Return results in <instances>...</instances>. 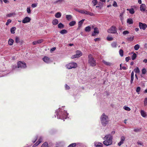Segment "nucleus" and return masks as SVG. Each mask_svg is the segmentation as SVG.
<instances>
[{
  "label": "nucleus",
  "instance_id": "nucleus-1",
  "mask_svg": "<svg viewBox=\"0 0 147 147\" xmlns=\"http://www.w3.org/2000/svg\"><path fill=\"white\" fill-rule=\"evenodd\" d=\"M58 110L56 111L55 114V118L57 116V118L58 119H69V117L68 116V114L66 111L64 110L61 112H58Z\"/></svg>",
  "mask_w": 147,
  "mask_h": 147
},
{
  "label": "nucleus",
  "instance_id": "nucleus-2",
  "mask_svg": "<svg viewBox=\"0 0 147 147\" xmlns=\"http://www.w3.org/2000/svg\"><path fill=\"white\" fill-rule=\"evenodd\" d=\"M104 138V139L105 140H104L103 142V143L104 145L108 146L112 144L113 137L112 135L110 134H107L105 135Z\"/></svg>",
  "mask_w": 147,
  "mask_h": 147
},
{
  "label": "nucleus",
  "instance_id": "nucleus-3",
  "mask_svg": "<svg viewBox=\"0 0 147 147\" xmlns=\"http://www.w3.org/2000/svg\"><path fill=\"white\" fill-rule=\"evenodd\" d=\"M88 63L92 67H94L96 65V61L92 54H90L88 56Z\"/></svg>",
  "mask_w": 147,
  "mask_h": 147
},
{
  "label": "nucleus",
  "instance_id": "nucleus-4",
  "mask_svg": "<svg viewBox=\"0 0 147 147\" xmlns=\"http://www.w3.org/2000/svg\"><path fill=\"white\" fill-rule=\"evenodd\" d=\"M66 66L68 69H70L72 68H76L77 67V64L75 63H71L67 65Z\"/></svg>",
  "mask_w": 147,
  "mask_h": 147
},
{
  "label": "nucleus",
  "instance_id": "nucleus-5",
  "mask_svg": "<svg viewBox=\"0 0 147 147\" xmlns=\"http://www.w3.org/2000/svg\"><path fill=\"white\" fill-rule=\"evenodd\" d=\"M108 32L109 33L115 34L117 33V29L116 27L113 26L111 27L108 30Z\"/></svg>",
  "mask_w": 147,
  "mask_h": 147
},
{
  "label": "nucleus",
  "instance_id": "nucleus-6",
  "mask_svg": "<svg viewBox=\"0 0 147 147\" xmlns=\"http://www.w3.org/2000/svg\"><path fill=\"white\" fill-rule=\"evenodd\" d=\"M26 67V63L22 62L21 61H19L18 63V67L21 68H25Z\"/></svg>",
  "mask_w": 147,
  "mask_h": 147
},
{
  "label": "nucleus",
  "instance_id": "nucleus-7",
  "mask_svg": "<svg viewBox=\"0 0 147 147\" xmlns=\"http://www.w3.org/2000/svg\"><path fill=\"white\" fill-rule=\"evenodd\" d=\"M139 26L140 29H142L143 30L146 29L147 28V25L145 23H143L141 22L139 23Z\"/></svg>",
  "mask_w": 147,
  "mask_h": 147
},
{
  "label": "nucleus",
  "instance_id": "nucleus-8",
  "mask_svg": "<svg viewBox=\"0 0 147 147\" xmlns=\"http://www.w3.org/2000/svg\"><path fill=\"white\" fill-rule=\"evenodd\" d=\"M82 55V52L79 51H76V53L75 55H74V56H73L72 58H78L79 57Z\"/></svg>",
  "mask_w": 147,
  "mask_h": 147
},
{
  "label": "nucleus",
  "instance_id": "nucleus-9",
  "mask_svg": "<svg viewBox=\"0 0 147 147\" xmlns=\"http://www.w3.org/2000/svg\"><path fill=\"white\" fill-rule=\"evenodd\" d=\"M31 20L30 18L28 16L25 17L22 21V22L23 23H26L30 22Z\"/></svg>",
  "mask_w": 147,
  "mask_h": 147
},
{
  "label": "nucleus",
  "instance_id": "nucleus-10",
  "mask_svg": "<svg viewBox=\"0 0 147 147\" xmlns=\"http://www.w3.org/2000/svg\"><path fill=\"white\" fill-rule=\"evenodd\" d=\"M99 33L98 28L97 27H95L94 28L93 32L92 34V36H94L96 35V34H98Z\"/></svg>",
  "mask_w": 147,
  "mask_h": 147
},
{
  "label": "nucleus",
  "instance_id": "nucleus-11",
  "mask_svg": "<svg viewBox=\"0 0 147 147\" xmlns=\"http://www.w3.org/2000/svg\"><path fill=\"white\" fill-rule=\"evenodd\" d=\"M125 139V138L124 136H122L121 137V141L118 144V145L119 146H120L124 142V141Z\"/></svg>",
  "mask_w": 147,
  "mask_h": 147
},
{
  "label": "nucleus",
  "instance_id": "nucleus-12",
  "mask_svg": "<svg viewBox=\"0 0 147 147\" xmlns=\"http://www.w3.org/2000/svg\"><path fill=\"white\" fill-rule=\"evenodd\" d=\"M43 61L47 63H49L50 62V58L47 57L45 56L43 58Z\"/></svg>",
  "mask_w": 147,
  "mask_h": 147
},
{
  "label": "nucleus",
  "instance_id": "nucleus-13",
  "mask_svg": "<svg viewBox=\"0 0 147 147\" xmlns=\"http://www.w3.org/2000/svg\"><path fill=\"white\" fill-rule=\"evenodd\" d=\"M140 10L142 11H144L146 8V6L144 4H142L140 5Z\"/></svg>",
  "mask_w": 147,
  "mask_h": 147
},
{
  "label": "nucleus",
  "instance_id": "nucleus-14",
  "mask_svg": "<svg viewBox=\"0 0 147 147\" xmlns=\"http://www.w3.org/2000/svg\"><path fill=\"white\" fill-rule=\"evenodd\" d=\"M85 20L84 19H82V20L79 22L78 24V28L77 29H80V28L82 26V25Z\"/></svg>",
  "mask_w": 147,
  "mask_h": 147
},
{
  "label": "nucleus",
  "instance_id": "nucleus-15",
  "mask_svg": "<svg viewBox=\"0 0 147 147\" xmlns=\"http://www.w3.org/2000/svg\"><path fill=\"white\" fill-rule=\"evenodd\" d=\"M84 14L86 15H88L91 16H94V14L92 12H91L89 11H87L85 10H84Z\"/></svg>",
  "mask_w": 147,
  "mask_h": 147
},
{
  "label": "nucleus",
  "instance_id": "nucleus-16",
  "mask_svg": "<svg viewBox=\"0 0 147 147\" xmlns=\"http://www.w3.org/2000/svg\"><path fill=\"white\" fill-rule=\"evenodd\" d=\"M94 145L96 147H103L102 144L100 143H96Z\"/></svg>",
  "mask_w": 147,
  "mask_h": 147
},
{
  "label": "nucleus",
  "instance_id": "nucleus-17",
  "mask_svg": "<svg viewBox=\"0 0 147 147\" xmlns=\"http://www.w3.org/2000/svg\"><path fill=\"white\" fill-rule=\"evenodd\" d=\"M108 117L105 115L104 113H103L101 117V119H108Z\"/></svg>",
  "mask_w": 147,
  "mask_h": 147
},
{
  "label": "nucleus",
  "instance_id": "nucleus-18",
  "mask_svg": "<svg viewBox=\"0 0 147 147\" xmlns=\"http://www.w3.org/2000/svg\"><path fill=\"white\" fill-rule=\"evenodd\" d=\"M140 113L143 117H146L147 115L146 113L143 110H141Z\"/></svg>",
  "mask_w": 147,
  "mask_h": 147
},
{
  "label": "nucleus",
  "instance_id": "nucleus-19",
  "mask_svg": "<svg viewBox=\"0 0 147 147\" xmlns=\"http://www.w3.org/2000/svg\"><path fill=\"white\" fill-rule=\"evenodd\" d=\"M108 121L107 120H101V122L103 126H105L108 123Z\"/></svg>",
  "mask_w": 147,
  "mask_h": 147
},
{
  "label": "nucleus",
  "instance_id": "nucleus-20",
  "mask_svg": "<svg viewBox=\"0 0 147 147\" xmlns=\"http://www.w3.org/2000/svg\"><path fill=\"white\" fill-rule=\"evenodd\" d=\"M134 72L133 71H132L131 73V79L130 81V83L131 84L132 83L134 80Z\"/></svg>",
  "mask_w": 147,
  "mask_h": 147
},
{
  "label": "nucleus",
  "instance_id": "nucleus-21",
  "mask_svg": "<svg viewBox=\"0 0 147 147\" xmlns=\"http://www.w3.org/2000/svg\"><path fill=\"white\" fill-rule=\"evenodd\" d=\"M127 22L129 24H132L133 23V21L131 18H129L127 20Z\"/></svg>",
  "mask_w": 147,
  "mask_h": 147
},
{
  "label": "nucleus",
  "instance_id": "nucleus-22",
  "mask_svg": "<svg viewBox=\"0 0 147 147\" xmlns=\"http://www.w3.org/2000/svg\"><path fill=\"white\" fill-rule=\"evenodd\" d=\"M16 30V28L15 27H13L10 29V32L12 34H14L15 33V31Z\"/></svg>",
  "mask_w": 147,
  "mask_h": 147
},
{
  "label": "nucleus",
  "instance_id": "nucleus-23",
  "mask_svg": "<svg viewBox=\"0 0 147 147\" xmlns=\"http://www.w3.org/2000/svg\"><path fill=\"white\" fill-rule=\"evenodd\" d=\"M76 24V22L75 21H72L70 22L69 25L70 26H73L75 25Z\"/></svg>",
  "mask_w": 147,
  "mask_h": 147
},
{
  "label": "nucleus",
  "instance_id": "nucleus-24",
  "mask_svg": "<svg viewBox=\"0 0 147 147\" xmlns=\"http://www.w3.org/2000/svg\"><path fill=\"white\" fill-rule=\"evenodd\" d=\"M59 23V21L57 19H54L52 21V23L53 25H57Z\"/></svg>",
  "mask_w": 147,
  "mask_h": 147
},
{
  "label": "nucleus",
  "instance_id": "nucleus-25",
  "mask_svg": "<svg viewBox=\"0 0 147 147\" xmlns=\"http://www.w3.org/2000/svg\"><path fill=\"white\" fill-rule=\"evenodd\" d=\"M91 27L90 26L86 27L85 28V30L86 32H90L91 31Z\"/></svg>",
  "mask_w": 147,
  "mask_h": 147
},
{
  "label": "nucleus",
  "instance_id": "nucleus-26",
  "mask_svg": "<svg viewBox=\"0 0 147 147\" xmlns=\"http://www.w3.org/2000/svg\"><path fill=\"white\" fill-rule=\"evenodd\" d=\"M55 16L56 18H60L61 16V13L60 12H57L55 14Z\"/></svg>",
  "mask_w": 147,
  "mask_h": 147
},
{
  "label": "nucleus",
  "instance_id": "nucleus-27",
  "mask_svg": "<svg viewBox=\"0 0 147 147\" xmlns=\"http://www.w3.org/2000/svg\"><path fill=\"white\" fill-rule=\"evenodd\" d=\"M14 42V40L11 39H9L8 40V44L10 45H13Z\"/></svg>",
  "mask_w": 147,
  "mask_h": 147
},
{
  "label": "nucleus",
  "instance_id": "nucleus-28",
  "mask_svg": "<svg viewBox=\"0 0 147 147\" xmlns=\"http://www.w3.org/2000/svg\"><path fill=\"white\" fill-rule=\"evenodd\" d=\"M60 33L62 34H65L67 33V31L65 29H63L60 31Z\"/></svg>",
  "mask_w": 147,
  "mask_h": 147
},
{
  "label": "nucleus",
  "instance_id": "nucleus-29",
  "mask_svg": "<svg viewBox=\"0 0 147 147\" xmlns=\"http://www.w3.org/2000/svg\"><path fill=\"white\" fill-rule=\"evenodd\" d=\"M127 10L129 11L130 13L131 14H133L135 12L134 9L133 8H131L130 9H127Z\"/></svg>",
  "mask_w": 147,
  "mask_h": 147
},
{
  "label": "nucleus",
  "instance_id": "nucleus-30",
  "mask_svg": "<svg viewBox=\"0 0 147 147\" xmlns=\"http://www.w3.org/2000/svg\"><path fill=\"white\" fill-rule=\"evenodd\" d=\"M15 42L16 43H19L20 42V37L18 36H16L15 39Z\"/></svg>",
  "mask_w": 147,
  "mask_h": 147
},
{
  "label": "nucleus",
  "instance_id": "nucleus-31",
  "mask_svg": "<svg viewBox=\"0 0 147 147\" xmlns=\"http://www.w3.org/2000/svg\"><path fill=\"white\" fill-rule=\"evenodd\" d=\"M58 27L59 28H62L64 27V25L62 23H60L58 24Z\"/></svg>",
  "mask_w": 147,
  "mask_h": 147
},
{
  "label": "nucleus",
  "instance_id": "nucleus-32",
  "mask_svg": "<svg viewBox=\"0 0 147 147\" xmlns=\"http://www.w3.org/2000/svg\"><path fill=\"white\" fill-rule=\"evenodd\" d=\"M134 36H132L130 37H128L127 38V40L130 42L134 40Z\"/></svg>",
  "mask_w": 147,
  "mask_h": 147
},
{
  "label": "nucleus",
  "instance_id": "nucleus-33",
  "mask_svg": "<svg viewBox=\"0 0 147 147\" xmlns=\"http://www.w3.org/2000/svg\"><path fill=\"white\" fill-rule=\"evenodd\" d=\"M66 18L68 20H70L71 19L72 16L71 15H66Z\"/></svg>",
  "mask_w": 147,
  "mask_h": 147
},
{
  "label": "nucleus",
  "instance_id": "nucleus-34",
  "mask_svg": "<svg viewBox=\"0 0 147 147\" xmlns=\"http://www.w3.org/2000/svg\"><path fill=\"white\" fill-rule=\"evenodd\" d=\"M137 57V55L135 53H134L131 56V59L132 60H135Z\"/></svg>",
  "mask_w": 147,
  "mask_h": 147
},
{
  "label": "nucleus",
  "instance_id": "nucleus-35",
  "mask_svg": "<svg viewBox=\"0 0 147 147\" xmlns=\"http://www.w3.org/2000/svg\"><path fill=\"white\" fill-rule=\"evenodd\" d=\"M134 71L136 73L138 74L140 72V71L138 67H137L136 69H134Z\"/></svg>",
  "mask_w": 147,
  "mask_h": 147
},
{
  "label": "nucleus",
  "instance_id": "nucleus-36",
  "mask_svg": "<svg viewBox=\"0 0 147 147\" xmlns=\"http://www.w3.org/2000/svg\"><path fill=\"white\" fill-rule=\"evenodd\" d=\"M112 47L113 48H115L117 47V43L115 42H114L112 43L111 45Z\"/></svg>",
  "mask_w": 147,
  "mask_h": 147
},
{
  "label": "nucleus",
  "instance_id": "nucleus-37",
  "mask_svg": "<svg viewBox=\"0 0 147 147\" xmlns=\"http://www.w3.org/2000/svg\"><path fill=\"white\" fill-rule=\"evenodd\" d=\"M41 147H49L48 144L47 142H45L41 146Z\"/></svg>",
  "mask_w": 147,
  "mask_h": 147
},
{
  "label": "nucleus",
  "instance_id": "nucleus-38",
  "mask_svg": "<svg viewBox=\"0 0 147 147\" xmlns=\"http://www.w3.org/2000/svg\"><path fill=\"white\" fill-rule=\"evenodd\" d=\"M77 144L76 143L71 144L69 145L67 147H74L76 146Z\"/></svg>",
  "mask_w": 147,
  "mask_h": 147
},
{
  "label": "nucleus",
  "instance_id": "nucleus-39",
  "mask_svg": "<svg viewBox=\"0 0 147 147\" xmlns=\"http://www.w3.org/2000/svg\"><path fill=\"white\" fill-rule=\"evenodd\" d=\"M119 53L121 57H123V51L122 49L119 50Z\"/></svg>",
  "mask_w": 147,
  "mask_h": 147
},
{
  "label": "nucleus",
  "instance_id": "nucleus-40",
  "mask_svg": "<svg viewBox=\"0 0 147 147\" xmlns=\"http://www.w3.org/2000/svg\"><path fill=\"white\" fill-rule=\"evenodd\" d=\"M92 3L93 4V6H95L97 4L98 2L97 0H93Z\"/></svg>",
  "mask_w": 147,
  "mask_h": 147
},
{
  "label": "nucleus",
  "instance_id": "nucleus-41",
  "mask_svg": "<svg viewBox=\"0 0 147 147\" xmlns=\"http://www.w3.org/2000/svg\"><path fill=\"white\" fill-rule=\"evenodd\" d=\"M102 61L106 65H110L111 64L110 63L108 62H107V61H106L103 60Z\"/></svg>",
  "mask_w": 147,
  "mask_h": 147
},
{
  "label": "nucleus",
  "instance_id": "nucleus-42",
  "mask_svg": "<svg viewBox=\"0 0 147 147\" xmlns=\"http://www.w3.org/2000/svg\"><path fill=\"white\" fill-rule=\"evenodd\" d=\"M140 47L139 46L138 44L135 45L134 47V49L136 51H137L139 49Z\"/></svg>",
  "mask_w": 147,
  "mask_h": 147
},
{
  "label": "nucleus",
  "instance_id": "nucleus-43",
  "mask_svg": "<svg viewBox=\"0 0 147 147\" xmlns=\"http://www.w3.org/2000/svg\"><path fill=\"white\" fill-rule=\"evenodd\" d=\"M124 109L127 111H130L131 110V109L128 107L125 106L124 107Z\"/></svg>",
  "mask_w": 147,
  "mask_h": 147
},
{
  "label": "nucleus",
  "instance_id": "nucleus-44",
  "mask_svg": "<svg viewBox=\"0 0 147 147\" xmlns=\"http://www.w3.org/2000/svg\"><path fill=\"white\" fill-rule=\"evenodd\" d=\"M27 13L28 14H30L31 11V10L30 9V7H29L27 8Z\"/></svg>",
  "mask_w": 147,
  "mask_h": 147
},
{
  "label": "nucleus",
  "instance_id": "nucleus-45",
  "mask_svg": "<svg viewBox=\"0 0 147 147\" xmlns=\"http://www.w3.org/2000/svg\"><path fill=\"white\" fill-rule=\"evenodd\" d=\"M144 106H146L147 105V98H145L144 101Z\"/></svg>",
  "mask_w": 147,
  "mask_h": 147
},
{
  "label": "nucleus",
  "instance_id": "nucleus-46",
  "mask_svg": "<svg viewBox=\"0 0 147 147\" xmlns=\"http://www.w3.org/2000/svg\"><path fill=\"white\" fill-rule=\"evenodd\" d=\"M129 33V31H127V30H125V31H123V35H126L127 34H128Z\"/></svg>",
  "mask_w": 147,
  "mask_h": 147
},
{
  "label": "nucleus",
  "instance_id": "nucleus-47",
  "mask_svg": "<svg viewBox=\"0 0 147 147\" xmlns=\"http://www.w3.org/2000/svg\"><path fill=\"white\" fill-rule=\"evenodd\" d=\"M141 90V88L140 87H137V89H136V91L138 94H139L138 93Z\"/></svg>",
  "mask_w": 147,
  "mask_h": 147
},
{
  "label": "nucleus",
  "instance_id": "nucleus-48",
  "mask_svg": "<svg viewBox=\"0 0 147 147\" xmlns=\"http://www.w3.org/2000/svg\"><path fill=\"white\" fill-rule=\"evenodd\" d=\"M15 14V13H10L7 15V16L8 17H11L13 15Z\"/></svg>",
  "mask_w": 147,
  "mask_h": 147
},
{
  "label": "nucleus",
  "instance_id": "nucleus-49",
  "mask_svg": "<svg viewBox=\"0 0 147 147\" xmlns=\"http://www.w3.org/2000/svg\"><path fill=\"white\" fill-rule=\"evenodd\" d=\"M11 20H10V19H9L7 20V22L6 23V26H8L10 23H11Z\"/></svg>",
  "mask_w": 147,
  "mask_h": 147
},
{
  "label": "nucleus",
  "instance_id": "nucleus-50",
  "mask_svg": "<svg viewBox=\"0 0 147 147\" xmlns=\"http://www.w3.org/2000/svg\"><path fill=\"white\" fill-rule=\"evenodd\" d=\"M78 12H79V13H81L84 14V13H85L84 10H78Z\"/></svg>",
  "mask_w": 147,
  "mask_h": 147
},
{
  "label": "nucleus",
  "instance_id": "nucleus-51",
  "mask_svg": "<svg viewBox=\"0 0 147 147\" xmlns=\"http://www.w3.org/2000/svg\"><path fill=\"white\" fill-rule=\"evenodd\" d=\"M63 0H57L56 1L55 3H61Z\"/></svg>",
  "mask_w": 147,
  "mask_h": 147
},
{
  "label": "nucleus",
  "instance_id": "nucleus-52",
  "mask_svg": "<svg viewBox=\"0 0 147 147\" xmlns=\"http://www.w3.org/2000/svg\"><path fill=\"white\" fill-rule=\"evenodd\" d=\"M141 130V128H137V129H135L134 131L136 132H138L140 131Z\"/></svg>",
  "mask_w": 147,
  "mask_h": 147
},
{
  "label": "nucleus",
  "instance_id": "nucleus-53",
  "mask_svg": "<svg viewBox=\"0 0 147 147\" xmlns=\"http://www.w3.org/2000/svg\"><path fill=\"white\" fill-rule=\"evenodd\" d=\"M120 19H121V22H122L123 20V15L122 14H120Z\"/></svg>",
  "mask_w": 147,
  "mask_h": 147
},
{
  "label": "nucleus",
  "instance_id": "nucleus-54",
  "mask_svg": "<svg viewBox=\"0 0 147 147\" xmlns=\"http://www.w3.org/2000/svg\"><path fill=\"white\" fill-rule=\"evenodd\" d=\"M42 137H40L38 141V143H39V144H40L42 142Z\"/></svg>",
  "mask_w": 147,
  "mask_h": 147
},
{
  "label": "nucleus",
  "instance_id": "nucleus-55",
  "mask_svg": "<svg viewBox=\"0 0 147 147\" xmlns=\"http://www.w3.org/2000/svg\"><path fill=\"white\" fill-rule=\"evenodd\" d=\"M44 41V40L42 39L38 40L37 41L38 43H40L43 42Z\"/></svg>",
  "mask_w": 147,
  "mask_h": 147
},
{
  "label": "nucleus",
  "instance_id": "nucleus-56",
  "mask_svg": "<svg viewBox=\"0 0 147 147\" xmlns=\"http://www.w3.org/2000/svg\"><path fill=\"white\" fill-rule=\"evenodd\" d=\"M107 40L109 41L112 40L113 38L112 37H107Z\"/></svg>",
  "mask_w": 147,
  "mask_h": 147
},
{
  "label": "nucleus",
  "instance_id": "nucleus-57",
  "mask_svg": "<svg viewBox=\"0 0 147 147\" xmlns=\"http://www.w3.org/2000/svg\"><path fill=\"white\" fill-rule=\"evenodd\" d=\"M37 5V4L36 3H33L32 4L31 6L32 7L34 8L36 7Z\"/></svg>",
  "mask_w": 147,
  "mask_h": 147
},
{
  "label": "nucleus",
  "instance_id": "nucleus-58",
  "mask_svg": "<svg viewBox=\"0 0 147 147\" xmlns=\"http://www.w3.org/2000/svg\"><path fill=\"white\" fill-rule=\"evenodd\" d=\"M142 73L143 74H145L146 72V69L144 68L142 69Z\"/></svg>",
  "mask_w": 147,
  "mask_h": 147
},
{
  "label": "nucleus",
  "instance_id": "nucleus-59",
  "mask_svg": "<svg viewBox=\"0 0 147 147\" xmlns=\"http://www.w3.org/2000/svg\"><path fill=\"white\" fill-rule=\"evenodd\" d=\"M66 89L68 90L70 89V87L67 84H66L65 86Z\"/></svg>",
  "mask_w": 147,
  "mask_h": 147
},
{
  "label": "nucleus",
  "instance_id": "nucleus-60",
  "mask_svg": "<svg viewBox=\"0 0 147 147\" xmlns=\"http://www.w3.org/2000/svg\"><path fill=\"white\" fill-rule=\"evenodd\" d=\"M130 59V57H126L125 60L127 62H128L129 59Z\"/></svg>",
  "mask_w": 147,
  "mask_h": 147
},
{
  "label": "nucleus",
  "instance_id": "nucleus-61",
  "mask_svg": "<svg viewBox=\"0 0 147 147\" xmlns=\"http://www.w3.org/2000/svg\"><path fill=\"white\" fill-rule=\"evenodd\" d=\"M113 6H114V7H117V3L115 1L114 2V3H113Z\"/></svg>",
  "mask_w": 147,
  "mask_h": 147
},
{
  "label": "nucleus",
  "instance_id": "nucleus-62",
  "mask_svg": "<svg viewBox=\"0 0 147 147\" xmlns=\"http://www.w3.org/2000/svg\"><path fill=\"white\" fill-rule=\"evenodd\" d=\"M39 143H38V142L37 141L36 142L33 146L34 147L35 146H36L38 145H39Z\"/></svg>",
  "mask_w": 147,
  "mask_h": 147
},
{
  "label": "nucleus",
  "instance_id": "nucleus-63",
  "mask_svg": "<svg viewBox=\"0 0 147 147\" xmlns=\"http://www.w3.org/2000/svg\"><path fill=\"white\" fill-rule=\"evenodd\" d=\"M32 44L33 45H36L37 44H38L37 41L33 42Z\"/></svg>",
  "mask_w": 147,
  "mask_h": 147
},
{
  "label": "nucleus",
  "instance_id": "nucleus-64",
  "mask_svg": "<svg viewBox=\"0 0 147 147\" xmlns=\"http://www.w3.org/2000/svg\"><path fill=\"white\" fill-rule=\"evenodd\" d=\"M94 40L96 42L97 41H99L100 40V38H95Z\"/></svg>",
  "mask_w": 147,
  "mask_h": 147
}]
</instances>
